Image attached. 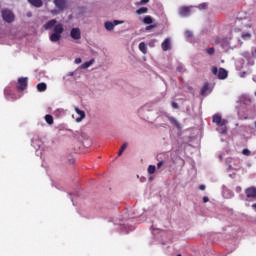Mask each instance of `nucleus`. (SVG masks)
Returning <instances> with one entry per match:
<instances>
[{
    "instance_id": "1",
    "label": "nucleus",
    "mask_w": 256,
    "mask_h": 256,
    "mask_svg": "<svg viewBox=\"0 0 256 256\" xmlns=\"http://www.w3.org/2000/svg\"><path fill=\"white\" fill-rule=\"evenodd\" d=\"M45 31H49V29H53V33L50 35L49 39L52 43H57L61 41V35L65 32V28L62 23L57 24L56 19L49 20L46 24H44Z\"/></svg>"
},
{
    "instance_id": "2",
    "label": "nucleus",
    "mask_w": 256,
    "mask_h": 256,
    "mask_svg": "<svg viewBox=\"0 0 256 256\" xmlns=\"http://www.w3.org/2000/svg\"><path fill=\"white\" fill-rule=\"evenodd\" d=\"M212 121L219 127L217 129L218 133H221V135L227 134V123H229V121L223 119L220 114H214Z\"/></svg>"
},
{
    "instance_id": "3",
    "label": "nucleus",
    "mask_w": 256,
    "mask_h": 256,
    "mask_svg": "<svg viewBox=\"0 0 256 256\" xmlns=\"http://www.w3.org/2000/svg\"><path fill=\"white\" fill-rule=\"evenodd\" d=\"M212 74L213 75H217V77H218V79H221V80H223V79H227V77H228V72H227V70H225V68H220V69H218L217 67H212Z\"/></svg>"
},
{
    "instance_id": "4",
    "label": "nucleus",
    "mask_w": 256,
    "mask_h": 256,
    "mask_svg": "<svg viewBox=\"0 0 256 256\" xmlns=\"http://www.w3.org/2000/svg\"><path fill=\"white\" fill-rule=\"evenodd\" d=\"M2 19L6 21V23H13L15 21V15L11 10H2Z\"/></svg>"
},
{
    "instance_id": "5",
    "label": "nucleus",
    "mask_w": 256,
    "mask_h": 256,
    "mask_svg": "<svg viewBox=\"0 0 256 256\" xmlns=\"http://www.w3.org/2000/svg\"><path fill=\"white\" fill-rule=\"evenodd\" d=\"M27 85H28V78L21 77L18 79V82L16 83V89L17 91H25V89H27Z\"/></svg>"
},
{
    "instance_id": "6",
    "label": "nucleus",
    "mask_w": 256,
    "mask_h": 256,
    "mask_svg": "<svg viewBox=\"0 0 256 256\" xmlns=\"http://www.w3.org/2000/svg\"><path fill=\"white\" fill-rule=\"evenodd\" d=\"M53 3L58 11H65L67 9V0H54Z\"/></svg>"
},
{
    "instance_id": "7",
    "label": "nucleus",
    "mask_w": 256,
    "mask_h": 256,
    "mask_svg": "<svg viewBox=\"0 0 256 256\" xmlns=\"http://www.w3.org/2000/svg\"><path fill=\"white\" fill-rule=\"evenodd\" d=\"M245 194L248 199H254L256 200V188L255 187H249L245 190Z\"/></svg>"
},
{
    "instance_id": "8",
    "label": "nucleus",
    "mask_w": 256,
    "mask_h": 256,
    "mask_svg": "<svg viewBox=\"0 0 256 256\" xmlns=\"http://www.w3.org/2000/svg\"><path fill=\"white\" fill-rule=\"evenodd\" d=\"M236 24L242 25V29L251 28V22H249V19H247V18H244V19L238 18L236 21Z\"/></svg>"
},
{
    "instance_id": "9",
    "label": "nucleus",
    "mask_w": 256,
    "mask_h": 256,
    "mask_svg": "<svg viewBox=\"0 0 256 256\" xmlns=\"http://www.w3.org/2000/svg\"><path fill=\"white\" fill-rule=\"evenodd\" d=\"M70 36L76 41L81 39V30L79 28H72V30L70 31Z\"/></svg>"
},
{
    "instance_id": "10",
    "label": "nucleus",
    "mask_w": 256,
    "mask_h": 256,
    "mask_svg": "<svg viewBox=\"0 0 256 256\" xmlns=\"http://www.w3.org/2000/svg\"><path fill=\"white\" fill-rule=\"evenodd\" d=\"M190 13H191V9L187 6H182L179 9V15L181 17H187V16H189Z\"/></svg>"
},
{
    "instance_id": "11",
    "label": "nucleus",
    "mask_w": 256,
    "mask_h": 256,
    "mask_svg": "<svg viewBox=\"0 0 256 256\" xmlns=\"http://www.w3.org/2000/svg\"><path fill=\"white\" fill-rule=\"evenodd\" d=\"M163 51H171V39L166 38L161 44Z\"/></svg>"
},
{
    "instance_id": "12",
    "label": "nucleus",
    "mask_w": 256,
    "mask_h": 256,
    "mask_svg": "<svg viewBox=\"0 0 256 256\" xmlns=\"http://www.w3.org/2000/svg\"><path fill=\"white\" fill-rule=\"evenodd\" d=\"M28 2L30 3V5H32L33 7H43V1L42 0H28Z\"/></svg>"
},
{
    "instance_id": "13",
    "label": "nucleus",
    "mask_w": 256,
    "mask_h": 256,
    "mask_svg": "<svg viewBox=\"0 0 256 256\" xmlns=\"http://www.w3.org/2000/svg\"><path fill=\"white\" fill-rule=\"evenodd\" d=\"M75 111L77 113V115L80 116V118H77L76 121L79 123V121H81L82 119H85V111L79 109V108H75Z\"/></svg>"
},
{
    "instance_id": "14",
    "label": "nucleus",
    "mask_w": 256,
    "mask_h": 256,
    "mask_svg": "<svg viewBox=\"0 0 256 256\" xmlns=\"http://www.w3.org/2000/svg\"><path fill=\"white\" fill-rule=\"evenodd\" d=\"M106 31H113L115 29V24L113 22L107 21L104 23Z\"/></svg>"
},
{
    "instance_id": "15",
    "label": "nucleus",
    "mask_w": 256,
    "mask_h": 256,
    "mask_svg": "<svg viewBox=\"0 0 256 256\" xmlns=\"http://www.w3.org/2000/svg\"><path fill=\"white\" fill-rule=\"evenodd\" d=\"M37 90L40 92V93H43L44 91H47V84L45 83H39L37 85Z\"/></svg>"
},
{
    "instance_id": "16",
    "label": "nucleus",
    "mask_w": 256,
    "mask_h": 256,
    "mask_svg": "<svg viewBox=\"0 0 256 256\" xmlns=\"http://www.w3.org/2000/svg\"><path fill=\"white\" fill-rule=\"evenodd\" d=\"M144 25H151L153 23V17L151 16H145L143 18Z\"/></svg>"
},
{
    "instance_id": "17",
    "label": "nucleus",
    "mask_w": 256,
    "mask_h": 256,
    "mask_svg": "<svg viewBox=\"0 0 256 256\" xmlns=\"http://www.w3.org/2000/svg\"><path fill=\"white\" fill-rule=\"evenodd\" d=\"M149 9L147 7H141L140 9L136 10V15H145Z\"/></svg>"
},
{
    "instance_id": "18",
    "label": "nucleus",
    "mask_w": 256,
    "mask_h": 256,
    "mask_svg": "<svg viewBox=\"0 0 256 256\" xmlns=\"http://www.w3.org/2000/svg\"><path fill=\"white\" fill-rule=\"evenodd\" d=\"M139 49L144 55L147 54V45L145 44V42H141L139 44Z\"/></svg>"
},
{
    "instance_id": "19",
    "label": "nucleus",
    "mask_w": 256,
    "mask_h": 256,
    "mask_svg": "<svg viewBox=\"0 0 256 256\" xmlns=\"http://www.w3.org/2000/svg\"><path fill=\"white\" fill-rule=\"evenodd\" d=\"M93 63H95V59H91L88 62H85L84 64H82V68L83 69H89V67H91L93 65Z\"/></svg>"
},
{
    "instance_id": "20",
    "label": "nucleus",
    "mask_w": 256,
    "mask_h": 256,
    "mask_svg": "<svg viewBox=\"0 0 256 256\" xmlns=\"http://www.w3.org/2000/svg\"><path fill=\"white\" fill-rule=\"evenodd\" d=\"M209 91V83H205L201 89V95H207V92Z\"/></svg>"
},
{
    "instance_id": "21",
    "label": "nucleus",
    "mask_w": 256,
    "mask_h": 256,
    "mask_svg": "<svg viewBox=\"0 0 256 256\" xmlns=\"http://www.w3.org/2000/svg\"><path fill=\"white\" fill-rule=\"evenodd\" d=\"M45 121L48 123V125H53V116L51 114L46 115Z\"/></svg>"
},
{
    "instance_id": "22",
    "label": "nucleus",
    "mask_w": 256,
    "mask_h": 256,
    "mask_svg": "<svg viewBox=\"0 0 256 256\" xmlns=\"http://www.w3.org/2000/svg\"><path fill=\"white\" fill-rule=\"evenodd\" d=\"M125 149H127V143H124L121 148L120 151L118 152V157H121L125 151Z\"/></svg>"
},
{
    "instance_id": "23",
    "label": "nucleus",
    "mask_w": 256,
    "mask_h": 256,
    "mask_svg": "<svg viewBox=\"0 0 256 256\" xmlns=\"http://www.w3.org/2000/svg\"><path fill=\"white\" fill-rule=\"evenodd\" d=\"M155 171H156V167L154 165L148 166L149 175H153V173H155Z\"/></svg>"
},
{
    "instance_id": "24",
    "label": "nucleus",
    "mask_w": 256,
    "mask_h": 256,
    "mask_svg": "<svg viewBox=\"0 0 256 256\" xmlns=\"http://www.w3.org/2000/svg\"><path fill=\"white\" fill-rule=\"evenodd\" d=\"M170 123H172L173 125H175V127H179V122L177 121V119H175L174 117H170L169 118Z\"/></svg>"
},
{
    "instance_id": "25",
    "label": "nucleus",
    "mask_w": 256,
    "mask_h": 256,
    "mask_svg": "<svg viewBox=\"0 0 256 256\" xmlns=\"http://www.w3.org/2000/svg\"><path fill=\"white\" fill-rule=\"evenodd\" d=\"M242 39H244V41H248V39H251V33H249V32L243 33Z\"/></svg>"
},
{
    "instance_id": "26",
    "label": "nucleus",
    "mask_w": 256,
    "mask_h": 256,
    "mask_svg": "<svg viewBox=\"0 0 256 256\" xmlns=\"http://www.w3.org/2000/svg\"><path fill=\"white\" fill-rule=\"evenodd\" d=\"M206 53H207L208 55H215V48H214V47H212V48H207V49H206Z\"/></svg>"
},
{
    "instance_id": "27",
    "label": "nucleus",
    "mask_w": 256,
    "mask_h": 256,
    "mask_svg": "<svg viewBox=\"0 0 256 256\" xmlns=\"http://www.w3.org/2000/svg\"><path fill=\"white\" fill-rule=\"evenodd\" d=\"M157 27V24H151L145 27V31H151V29H155Z\"/></svg>"
},
{
    "instance_id": "28",
    "label": "nucleus",
    "mask_w": 256,
    "mask_h": 256,
    "mask_svg": "<svg viewBox=\"0 0 256 256\" xmlns=\"http://www.w3.org/2000/svg\"><path fill=\"white\" fill-rule=\"evenodd\" d=\"M242 153H243L244 155H246V157H249V155H251V150L245 148V149L242 150Z\"/></svg>"
},
{
    "instance_id": "29",
    "label": "nucleus",
    "mask_w": 256,
    "mask_h": 256,
    "mask_svg": "<svg viewBox=\"0 0 256 256\" xmlns=\"http://www.w3.org/2000/svg\"><path fill=\"white\" fill-rule=\"evenodd\" d=\"M112 23L114 24V27H116V25H123V21L119 20H114Z\"/></svg>"
},
{
    "instance_id": "30",
    "label": "nucleus",
    "mask_w": 256,
    "mask_h": 256,
    "mask_svg": "<svg viewBox=\"0 0 256 256\" xmlns=\"http://www.w3.org/2000/svg\"><path fill=\"white\" fill-rule=\"evenodd\" d=\"M164 165V162L163 161H160L157 163V169H161V167H163Z\"/></svg>"
},
{
    "instance_id": "31",
    "label": "nucleus",
    "mask_w": 256,
    "mask_h": 256,
    "mask_svg": "<svg viewBox=\"0 0 256 256\" xmlns=\"http://www.w3.org/2000/svg\"><path fill=\"white\" fill-rule=\"evenodd\" d=\"M172 107L173 109H179V104H177L176 102H172Z\"/></svg>"
},
{
    "instance_id": "32",
    "label": "nucleus",
    "mask_w": 256,
    "mask_h": 256,
    "mask_svg": "<svg viewBox=\"0 0 256 256\" xmlns=\"http://www.w3.org/2000/svg\"><path fill=\"white\" fill-rule=\"evenodd\" d=\"M149 3V0H141L140 5H147Z\"/></svg>"
},
{
    "instance_id": "33",
    "label": "nucleus",
    "mask_w": 256,
    "mask_h": 256,
    "mask_svg": "<svg viewBox=\"0 0 256 256\" xmlns=\"http://www.w3.org/2000/svg\"><path fill=\"white\" fill-rule=\"evenodd\" d=\"M201 9H207V3H202L200 4Z\"/></svg>"
},
{
    "instance_id": "34",
    "label": "nucleus",
    "mask_w": 256,
    "mask_h": 256,
    "mask_svg": "<svg viewBox=\"0 0 256 256\" xmlns=\"http://www.w3.org/2000/svg\"><path fill=\"white\" fill-rule=\"evenodd\" d=\"M203 203H209V197L204 196L203 197Z\"/></svg>"
},
{
    "instance_id": "35",
    "label": "nucleus",
    "mask_w": 256,
    "mask_h": 256,
    "mask_svg": "<svg viewBox=\"0 0 256 256\" xmlns=\"http://www.w3.org/2000/svg\"><path fill=\"white\" fill-rule=\"evenodd\" d=\"M75 63H76L77 65H79V63H81V58H76V59H75Z\"/></svg>"
},
{
    "instance_id": "36",
    "label": "nucleus",
    "mask_w": 256,
    "mask_h": 256,
    "mask_svg": "<svg viewBox=\"0 0 256 256\" xmlns=\"http://www.w3.org/2000/svg\"><path fill=\"white\" fill-rule=\"evenodd\" d=\"M199 189H200V191H205V185H203V184L200 185V186H199Z\"/></svg>"
},
{
    "instance_id": "37",
    "label": "nucleus",
    "mask_w": 256,
    "mask_h": 256,
    "mask_svg": "<svg viewBox=\"0 0 256 256\" xmlns=\"http://www.w3.org/2000/svg\"><path fill=\"white\" fill-rule=\"evenodd\" d=\"M187 37H193V34L190 31L186 32Z\"/></svg>"
},
{
    "instance_id": "38",
    "label": "nucleus",
    "mask_w": 256,
    "mask_h": 256,
    "mask_svg": "<svg viewBox=\"0 0 256 256\" xmlns=\"http://www.w3.org/2000/svg\"><path fill=\"white\" fill-rule=\"evenodd\" d=\"M53 15H57V10H52Z\"/></svg>"
},
{
    "instance_id": "39",
    "label": "nucleus",
    "mask_w": 256,
    "mask_h": 256,
    "mask_svg": "<svg viewBox=\"0 0 256 256\" xmlns=\"http://www.w3.org/2000/svg\"><path fill=\"white\" fill-rule=\"evenodd\" d=\"M254 126H255V129H256V122H254Z\"/></svg>"
},
{
    "instance_id": "40",
    "label": "nucleus",
    "mask_w": 256,
    "mask_h": 256,
    "mask_svg": "<svg viewBox=\"0 0 256 256\" xmlns=\"http://www.w3.org/2000/svg\"><path fill=\"white\" fill-rule=\"evenodd\" d=\"M177 256H182L181 254H177Z\"/></svg>"
},
{
    "instance_id": "41",
    "label": "nucleus",
    "mask_w": 256,
    "mask_h": 256,
    "mask_svg": "<svg viewBox=\"0 0 256 256\" xmlns=\"http://www.w3.org/2000/svg\"><path fill=\"white\" fill-rule=\"evenodd\" d=\"M254 53L256 54V49H255Z\"/></svg>"
},
{
    "instance_id": "42",
    "label": "nucleus",
    "mask_w": 256,
    "mask_h": 256,
    "mask_svg": "<svg viewBox=\"0 0 256 256\" xmlns=\"http://www.w3.org/2000/svg\"><path fill=\"white\" fill-rule=\"evenodd\" d=\"M254 53L256 54V49H255Z\"/></svg>"
}]
</instances>
